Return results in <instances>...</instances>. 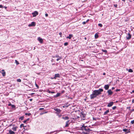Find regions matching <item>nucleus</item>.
Segmentation results:
<instances>
[{
	"instance_id": "43",
	"label": "nucleus",
	"mask_w": 134,
	"mask_h": 134,
	"mask_svg": "<svg viewBox=\"0 0 134 134\" xmlns=\"http://www.w3.org/2000/svg\"><path fill=\"white\" fill-rule=\"evenodd\" d=\"M24 126L23 124H21V125H20V127H21L22 126Z\"/></svg>"
},
{
	"instance_id": "14",
	"label": "nucleus",
	"mask_w": 134,
	"mask_h": 134,
	"mask_svg": "<svg viewBox=\"0 0 134 134\" xmlns=\"http://www.w3.org/2000/svg\"><path fill=\"white\" fill-rule=\"evenodd\" d=\"M9 131V134H15V133L12 131L11 130H10Z\"/></svg>"
},
{
	"instance_id": "17",
	"label": "nucleus",
	"mask_w": 134,
	"mask_h": 134,
	"mask_svg": "<svg viewBox=\"0 0 134 134\" xmlns=\"http://www.w3.org/2000/svg\"><path fill=\"white\" fill-rule=\"evenodd\" d=\"M73 37V35L72 34H69V36H68V38H69V39H70Z\"/></svg>"
},
{
	"instance_id": "28",
	"label": "nucleus",
	"mask_w": 134,
	"mask_h": 134,
	"mask_svg": "<svg viewBox=\"0 0 134 134\" xmlns=\"http://www.w3.org/2000/svg\"><path fill=\"white\" fill-rule=\"evenodd\" d=\"M98 26H99L100 27H102V25L101 24H98Z\"/></svg>"
},
{
	"instance_id": "29",
	"label": "nucleus",
	"mask_w": 134,
	"mask_h": 134,
	"mask_svg": "<svg viewBox=\"0 0 134 134\" xmlns=\"http://www.w3.org/2000/svg\"><path fill=\"white\" fill-rule=\"evenodd\" d=\"M25 115H27L28 116H29L31 115V114L30 113H25Z\"/></svg>"
},
{
	"instance_id": "52",
	"label": "nucleus",
	"mask_w": 134,
	"mask_h": 134,
	"mask_svg": "<svg viewBox=\"0 0 134 134\" xmlns=\"http://www.w3.org/2000/svg\"><path fill=\"white\" fill-rule=\"evenodd\" d=\"M64 45L65 46L67 45V42H65V43L64 44Z\"/></svg>"
},
{
	"instance_id": "62",
	"label": "nucleus",
	"mask_w": 134,
	"mask_h": 134,
	"mask_svg": "<svg viewBox=\"0 0 134 134\" xmlns=\"http://www.w3.org/2000/svg\"><path fill=\"white\" fill-rule=\"evenodd\" d=\"M31 101L32 100V99H29Z\"/></svg>"
},
{
	"instance_id": "19",
	"label": "nucleus",
	"mask_w": 134,
	"mask_h": 134,
	"mask_svg": "<svg viewBox=\"0 0 134 134\" xmlns=\"http://www.w3.org/2000/svg\"><path fill=\"white\" fill-rule=\"evenodd\" d=\"M95 37L96 38H97L98 37V34L96 33L94 35Z\"/></svg>"
},
{
	"instance_id": "27",
	"label": "nucleus",
	"mask_w": 134,
	"mask_h": 134,
	"mask_svg": "<svg viewBox=\"0 0 134 134\" xmlns=\"http://www.w3.org/2000/svg\"><path fill=\"white\" fill-rule=\"evenodd\" d=\"M17 81L18 82H21V80L20 79H18L17 80Z\"/></svg>"
},
{
	"instance_id": "64",
	"label": "nucleus",
	"mask_w": 134,
	"mask_h": 134,
	"mask_svg": "<svg viewBox=\"0 0 134 134\" xmlns=\"http://www.w3.org/2000/svg\"><path fill=\"white\" fill-rule=\"evenodd\" d=\"M105 73L104 72L103 73V75H105Z\"/></svg>"
},
{
	"instance_id": "56",
	"label": "nucleus",
	"mask_w": 134,
	"mask_h": 134,
	"mask_svg": "<svg viewBox=\"0 0 134 134\" xmlns=\"http://www.w3.org/2000/svg\"><path fill=\"white\" fill-rule=\"evenodd\" d=\"M65 127H66L67 126V121H66V125L65 126Z\"/></svg>"
},
{
	"instance_id": "8",
	"label": "nucleus",
	"mask_w": 134,
	"mask_h": 134,
	"mask_svg": "<svg viewBox=\"0 0 134 134\" xmlns=\"http://www.w3.org/2000/svg\"><path fill=\"white\" fill-rule=\"evenodd\" d=\"M114 103L113 102H110L108 103L107 106L108 107H110L112 106L113 105Z\"/></svg>"
},
{
	"instance_id": "3",
	"label": "nucleus",
	"mask_w": 134,
	"mask_h": 134,
	"mask_svg": "<svg viewBox=\"0 0 134 134\" xmlns=\"http://www.w3.org/2000/svg\"><path fill=\"white\" fill-rule=\"evenodd\" d=\"M60 77V74H55L54 76L53 77H51L50 78L51 79H56L57 77Z\"/></svg>"
},
{
	"instance_id": "18",
	"label": "nucleus",
	"mask_w": 134,
	"mask_h": 134,
	"mask_svg": "<svg viewBox=\"0 0 134 134\" xmlns=\"http://www.w3.org/2000/svg\"><path fill=\"white\" fill-rule=\"evenodd\" d=\"M17 127H13L12 128V129L13 131H15L16 130V129L17 128Z\"/></svg>"
},
{
	"instance_id": "58",
	"label": "nucleus",
	"mask_w": 134,
	"mask_h": 134,
	"mask_svg": "<svg viewBox=\"0 0 134 134\" xmlns=\"http://www.w3.org/2000/svg\"><path fill=\"white\" fill-rule=\"evenodd\" d=\"M12 104H9L8 105V106H11L12 105Z\"/></svg>"
},
{
	"instance_id": "53",
	"label": "nucleus",
	"mask_w": 134,
	"mask_h": 134,
	"mask_svg": "<svg viewBox=\"0 0 134 134\" xmlns=\"http://www.w3.org/2000/svg\"><path fill=\"white\" fill-rule=\"evenodd\" d=\"M134 93V90H133L131 92V93L132 94V93Z\"/></svg>"
},
{
	"instance_id": "44",
	"label": "nucleus",
	"mask_w": 134,
	"mask_h": 134,
	"mask_svg": "<svg viewBox=\"0 0 134 134\" xmlns=\"http://www.w3.org/2000/svg\"><path fill=\"white\" fill-rule=\"evenodd\" d=\"M114 6L115 7H117V5L116 4H114Z\"/></svg>"
},
{
	"instance_id": "63",
	"label": "nucleus",
	"mask_w": 134,
	"mask_h": 134,
	"mask_svg": "<svg viewBox=\"0 0 134 134\" xmlns=\"http://www.w3.org/2000/svg\"><path fill=\"white\" fill-rule=\"evenodd\" d=\"M70 119H74L75 118H71Z\"/></svg>"
},
{
	"instance_id": "24",
	"label": "nucleus",
	"mask_w": 134,
	"mask_h": 134,
	"mask_svg": "<svg viewBox=\"0 0 134 134\" xmlns=\"http://www.w3.org/2000/svg\"><path fill=\"white\" fill-rule=\"evenodd\" d=\"M24 117L23 116H21L19 118L20 120H22L24 119Z\"/></svg>"
},
{
	"instance_id": "13",
	"label": "nucleus",
	"mask_w": 134,
	"mask_h": 134,
	"mask_svg": "<svg viewBox=\"0 0 134 134\" xmlns=\"http://www.w3.org/2000/svg\"><path fill=\"white\" fill-rule=\"evenodd\" d=\"M54 110L57 112V113H59L61 111L58 108H54Z\"/></svg>"
},
{
	"instance_id": "21",
	"label": "nucleus",
	"mask_w": 134,
	"mask_h": 134,
	"mask_svg": "<svg viewBox=\"0 0 134 134\" xmlns=\"http://www.w3.org/2000/svg\"><path fill=\"white\" fill-rule=\"evenodd\" d=\"M102 51L103 52L105 53V54L107 52V51L106 50H104L103 49H102Z\"/></svg>"
},
{
	"instance_id": "40",
	"label": "nucleus",
	"mask_w": 134,
	"mask_h": 134,
	"mask_svg": "<svg viewBox=\"0 0 134 134\" xmlns=\"http://www.w3.org/2000/svg\"><path fill=\"white\" fill-rule=\"evenodd\" d=\"M67 118H68V120L69 119V117L68 116V117H67ZM70 120H68V123H69V122H70Z\"/></svg>"
},
{
	"instance_id": "26",
	"label": "nucleus",
	"mask_w": 134,
	"mask_h": 134,
	"mask_svg": "<svg viewBox=\"0 0 134 134\" xmlns=\"http://www.w3.org/2000/svg\"><path fill=\"white\" fill-rule=\"evenodd\" d=\"M62 107L63 108H64L65 107H67V104H66L64 105H63L62 106Z\"/></svg>"
},
{
	"instance_id": "7",
	"label": "nucleus",
	"mask_w": 134,
	"mask_h": 134,
	"mask_svg": "<svg viewBox=\"0 0 134 134\" xmlns=\"http://www.w3.org/2000/svg\"><path fill=\"white\" fill-rule=\"evenodd\" d=\"M36 25V23L35 22H32L31 24H29L28 26L29 27H31V26H35Z\"/></svg>"
},
{
	"instance_id": "15",
	"label": "nucleus",
	"mask_w": 134,
	"mask_h": 134,
	"mask_svg": "<svg viewBox=\"0 0 134 134\" xmlns=\"http://www.w3.org/2000/svg\"><path fill=\"white\" fill-rule=\"evenodd\" d=\"M37 40L38 41H39L40 42H43V40L40 37H38Z\"/></svg>"
},
{
	"instance_id": "2",
	"label": "nucleus",
	"mask_w": 134,
	"mask_h": 134,
	"mask_svg": "<svg viewBox=\"0 0 134 134\" xmlns=\"http://www.w3.org/2000/svg\"><path fill=\"white\" fill-rule=\"evenodd\" d=\"M80 127V129L82 131H85L86 132L90 133V131H92V130L90 129L88 126H85V124H83L82 125H81Z\"/></svg>"
},
{
	"instance_id": "45",
	"label": "nucleus",
	"mask_w": 134,
	"mask_h": 134,
	"mask_svg": "<svg viewBox=\"0 0 134 134\" xmlns=\"http://www.w3.org/2000/svg\"><path fill=\"white\" fill-rule=\"evenodd\" d=\"M47 92H48V93H51V91H49V90H48V91H47Z\"/></svg>"
},
{
	"instance_id": "57",
	"label": "nucleus",
	"mask_w": 134,
	"mask_h": 134,
	"mask_svg": "<svg viewBox=\"0 0 134 134\" xmlns=\"http://www.w3.org/2000/svg\"><path fill=\"white\" fill-rule=\"evenodd\" d=\"M26 120H24L23 121V122L24 123H26Z\"/></svg>"
},
{
	"instance_id": "34",
	"label": "nucleus",
	"mask_w": 134,
	"mask_h": 134,
	"mask_svg": "<svg viewBox=\"0 0 134 134\" xmlns=\"http://www.w3.org/2000/svg\"><path fill=\"white\" fill-rule=\"evenodd\" d=\"M15 62L16 63V64L17 65L19 64V62L17 60H15Z\"/></svg>"
},
{
	"instance_id": "59",
	"label": "nucleus",
	"mask_w": 134,
	"mask_h": 134,
	"mask_svg": "<svg viewBox=\"0 0 134 134\" xmlns=\"http://www.w3.org/2000/svg\"><path fill=\"white\" fill-rule=\"evenodd\" d=\"M29 120V119H27V120H26V121L27 122V121H28Z\"/></svg>"
},
{
	"instance_id": "38",
	"label": "nucleus",
	"mask_w": 134,
	"mask_h": 134,
	"mask_svg": "<svg viewBox=\"0 0 134 134\" xmlns=\"http://www.w3.org/2000/svg\"><path fill=\"white\" fill-rule=\"evenodd\" d=\"M120 91V89H116L115 90V91L116 92H118V91Z\"/></svg>"
},
{
	"instance_id": "61",
	"label": "nucleus",
	"mask_w": 134,
	"mask_h": 134,
	"mask_svg": "<svg viewBox=\"0 0 134 134\" xmlns=\"http://www.w3.org/2000/svg\"><path fill=\"white\" fill-rule=\"evenodd\" d=\"M114 88H114V87H112V90H113L114 89Z\"/></svg>"
},
{
	"instance_id": "30",
	"label": "nucleus",
	"mask_w": 134,
	"mask_h": 134,
	"mask_svg": "<svg viewBox=\"0 0 134 134\" xmlns=\"http://www.w3.org/2000/svg\"><path fill=\"white\" fill-rule=\"evenodd\" d=\"M62 59V58L61 57H59L58 58H57V61H58L59 60L61 59Z\"/></svg>"
},
{
	"instance_id": "49",
	"label": "nucleus",
	"mask_w": 134,
	"mask_h": 134,
	"mask_svg": "<svg viewBox=\"0 0 134 134\" xmlns=\"http://www.w3.org/2000/svg\"><path fill=\"white\" fill-rule=\"evenodd\" d=\"M3 7L2 5H0V8H3Z\"/></svg>"
},
{
	"instance_id": "16",
	"label": "nucleus",
	"mask_w": 134,
	"mask_h": 134,
	"mask_svg": "<svg viewBox=\"0 0 134 134\" xmlns=\"http://www.w3.org/2000/svg\"><path fill=\"white\" fill-rule=\"evenodd\" d=\"M109 109L107 110L103 114V115H107V114L109 112Z\"/></svg>"
},
{
	"instance_id": "50",
	"label": "nucleus",
	"mask_w": 134,
	"mask_h": 134,
	"mask_svg": "<svg viewBox=\"0 0 134 134\" xmlns=\"http://www.w3.org/2000/svg\"><path fill=\"white\" fill-rule=\"evenodd\" d=\"M59 35L60 36V37H61V35H62V33L61 32H60L59 33Z\"/></svg>"
},
{
	"instance_id": "23",
	"label": "nucleus",
	"mask_w": 134,
	"mask_h": 134,
	"mask_svg": "<svg viewBox=\"0 0 134 134\" xmlns=\"http://www.w3.org/2000/svg\"><path fill=\"white\" fill-rule=\"evenodd\" d=\"M128 71L129 72H133V70L131 69H129Z\"/></svg>"
},
{
	"instance_id": "12",
	"label": "nucleus",
	"mask_w": 134,
	"mask_h": 134,
	"mask_svg": "<svg viewBox=\"0 0 134 134\" xmlns=\"http://www.w3.org/2000/svg\"><path fill=\"white\" fill-rule=\"evenodd\" d=\"M123 131H124L126 133H128L130 132V130H128L127 129H123Z\"/></svg>"
},
{
	"instance_id": "20",
	"label": "nucleus",
	"mask_w": 134,
	"mask_h": 134,
	"mask_svg": "<svg viewBox=\"0 0 134 134\" xmlns=\"http://www.w3.org/2000/svg\"><path fill=\"white\" fill-rule=\"evenodd\" d=\"M60 93H57L56 95L55 96V97H58L60 96Z\"/></svg>"
},
{
	"instance_id": "41",
	"label": "nucleus",
	"mask_w": 134,
	"mask_h": 134,
	"mask_svg": "<svg viewBox=\"0 0 134 134\" xmlns=\"http://www.w3.org/2000/svg\"><path fill=\"white\" fill-rule=\"evenodd\" d=\"M86 23V21H84L82 23V24L84 25V24H85Z\"/></svg>"
},
{
	"instance_id": "9",
	"label": "nucleus",
	"mask_w": 134,
	"mask_h": 134,
	"mask_svg": "<svg viewBox=\"0 0 134 134\" xmlns=\"http://www.w3.org/2000/svg\"><path fill=\"white\" fill-rule=\"evenodd\" d=\"M110 85L107 84L105 85L104 88H105V90H108L109 87Z\"/></svg>"
},
{
	"instance_id": "25",
	"label": "nucleus",
	"mask_w": 134,
	"mask_h": 134,
	"mask_svg": "<svg viewBox=\"0 0 134 134\" xmlns=\"http://www.w3.org/2000/svg\"><path fill=\"white\" fill-rule=\"evenodd\" d=\"M62 118L65 120H67V116H65V117H63Z\"/></svg>"
},
{
	"instance_id": "60",
	"label": "nucleus",
	"mask_w": 134,
	"mask_h": 134,
	"mask_svg": "<svg viewBox=\"0 0 134 134\" xmlns=\"http://www.w3.org/2000/svg\"><path fill=\"white\" fill-rule=\"evenodd\" d=\"M89 21V19H88L86 21V23H87V22H88Z\"/></svg>"
},
{
	"instance_id": "31",
	"label": "nucleus",
	"mask_w": 134,
	"mask_h": 134,
	"mask_svg": "<svg viewBox=\"0 0 134 134\" xmlns=\"http://www.w3.org/2000/svg\"><path fill=\"white\" fill-rule=\"evenodd\" d=\"M71 133L70 131H68V134H74L73 133H72V134Z\"/></svg>"
},
{
	"instance_id": "51",
	"label": "nucleus",
	"mask_w": 134,
	"mask_h": 134,
	"mask_svg": "<svg viewBox=\"0 0 134 134\" xmlns=\"http://www.w3.org/2000/svg\"><path fill=\"white\" fill-rule=\"evenodd\" d=\"M3 8H4L5 9H7V7H6V6H4V7H3Z\"/></svg>"
},
{
	"instance_id": "54",
	"label": "nucleus",
	"mask_w": 134,
	"mask_h": 134,
	"mask_svg": "<svg viewBox=\"0 0 134 134\" xmlns=\"http://www.w3.org/2000/svg\"><path fill=\"white\" fill-rule=\"evenodd\" d=\"M132 103H134V99H132Z\"/></svg>"
},
{
	"instance_id": "37",
	"label": "nucleus",
	"mask_w": 134,
	"mask_h": 134,
	"mask_svg": "<svg viewBox=\"0 0 134 134\" xmlns=\"http://www.w3.org/2000/svg\"><path fill=\"white\" fill-rule=\"evenodd\" d=\"M131 123L132 124H133L134 123V120L131 121Z\"/></svg>"
},
{
	"instance_id": "48",
	"label": "nucleus",
	"mask_w": 134,
	"mask_h": 134,
	"mask_svg": "<svg viewBox=\"0 0 134 134\" xmlns=\"http://www.w3.org/2000/svg\"><path fill=\"white\" fill-rule=\"evenodd\" d=\"M88 128H90V129L92 128V127L91 126H88Z\"/></svg>"
},
{
	"instance_id": "55",
	"label": "nucleus",
	"mask_w": 134,
	"mask_h": 134,
	"mask_svg": "<svg viewBox=\"0 0 134 134\" xmlns=\"http://www.w3.org/2000/svg\"><path fill=\"white\" fill-rule=\"evenodd\" d=\"M45 16L46 17H47L48 16V14H47V13L46 14H45Z\"/></svg>"
},
{
	"instance_id": "1",
	"label": "nucleus",
	"mask_w": 134,
	"mask_h": 134,
	"mask_svg": "<svg viewBox=\"0 0 134 134\" xmlns=\"http://www.w3.org/2000/svg\"><path fill=\"white\" fill-rule=\"evenodd\" d=\"M103 90L102 88H99L97 90H94L92 94L90 95L91 99H93L96 97L98 96L101 94V92H103Z\"/></svg>"
},
{
	"instance_id": "4",
	"label": "nucleus",
	"mask_w": 134,
	"mask_h": 134,
	"mask_svg": "<svg viewBox=\"0 0 134 134\" xmlns=\"http://www.w3.org/2000/svg\"><path fill=\"white\" fill-rule=\"evenodd\" d=\"M0 73H1L3 76H5L6 75V72L4 70L0 71Z\"/></svg>"
},
{
	"instance_id": "10",
	"label": "nucleus",
	"mask_w": 134,
	"mask_h": 134,
	"mask_svg": "<svg viewBox=\"0 0 134 134\" xmlns=\"http://www.w3.org/2000/svg\"><path fill=\"white\" fill-rule=\"evenodd\" d=\"M131 35L130 33H129L126 36V38L128 40H129L131 38Z\"/></svg>"
},
{
	"instance_id": "22",
	"label": "nucleus",
	"mask_w": 134,
	"mask_h": 134,
	"mask_svg": "<svg viewBox=\"0 0 134 134\" xmlns=\"http://www.w3.org/2000/svg\"><path fill=\"white\" fill-rule=\"evenodd\" d=\"M81 134H89L88 132L83 131V132H82L81 133Z\"/></svg>"
},
{
	"instance_id": "36",
	"label": "nucleus",
	"mask_w": 134,
	"mask_h": 134,
	"mask_svg": "<svg viewBox=\"0 0 134 134\" xmlns=\"http://www.w3.org/2000/svg\"><path fill=\"white\" fill-rule=\"evenodd\" d=\"M130 108H131V107H127V109H129V110H130Z\"/></svg>"
},
{
	"instance_id": "5",
	"label": "nucleus",
	"mask_w": 134,
	"mask_h": 134,
	"mask_svg": "<svg viewBox=\"0 0 134 134\" xmlns=\"http://www.w3.org/2000/svg\"><path fill=\"white\" fill-rule=\"evenodd\" d=\"M79 115L81 118H85L86 116V114H83L82 112L80 113H79Z\"/></svg>"
},
{
	"instance_id": "32",
	"label": "nucleus",
	"mask_w": 134,
	"mask_h": 134,
	"mask_svg": "<svg viewBox=\"0 0 134 134\" xmlns=\"http://www.w3.org/2000/svg\"><path fill=\"white\" fill-rule=\"evenodd\" d=\"M116 108V106H115L113 107L112 108V109L113 110H114Z\"/></svg>"
},
{
	"instance_id": "42",
	"label": "nucleus",
	"mask_w": 134,
	"mask_h": 134,
	"mask_svg": "<svg viewBox=\"0 0 134 134\" xmlns=\"http://www.w3.org/2000/svg\"><path fill=\"white\" fill-rule=\"evenodd\" d=\"M35 85H36V87H37V88H39V87H38V85H37V84H36V83H35Z\"/></svg>"
},
{
	"instance_id": "47",
	"label": "nucleus",
	"mask_w": 134,
	"mask_h": 134,
	"mask_svg": "<svg viewBox=\"0 0 134 134\" xmlns=\"http://www.w3.org/2000/svg\"><path fill=\"white\" fill-rule=\"evenodd\" d=\"M55 132V131H52V132H50L49 134H52V133H53V132Z\"/></svg>"
},
{
	"instance_id": "6",
	"label": "nucleus",
	"mask_w": 134,
	"mask_h": 134,
	"mask_svg": "<svg viewBox=\"0 0 134 134\" xmlns=\"http://www.w3.org/2000/svg\"><path fill=\"white\" fill-rule=\"evenodd\" d=\"M32 14L33 15V17H35L38 14V13L37 11H35L32 13Z\"/></svg>"
},
{
	"instance_id": "46",
	"label": "nucleus",
	"mask_w": 134,
	"mask_h": 134,
	"mask_svg": "<svg viewBox=\"0 0 134 134\" xmlns=\"http://www.w3.org/2000/svg\"><path fill=\"white\" fill-rule=\"evenodd\" d=\"M55 57L57 58H59V57L58 55H57L55 56Z\"/></svg>"
},
{
	"instance_id": "33",
	"label": "nucleus",
	"mask_w": 134,
	"mask_h": 134,
	"mask_svg": "<svg viewBox=\"0 0 134 134\" xmlns=\"http://www.w3.org/2000/svg\"><path fill=\"white\" fill-rule=\"evenodd\" d=\"M12 108H14L15 107V106L14 105H11Z\"/></svg>"
},
{
	"instance_id": "39",
	"label": "nucleus",
	"mask_w": 134,
	"mask_h": 134,
	"mask_svg": "<svg viewBox=\"0 0 134 134\" xmlns=\"http://www.w3.org/2000/svg\"><path fill=\"white\" fill-rule=\"evenodd\" d=\"M93 120H96V119L94 117H93Z\"/></svg>"
},
{
	"instance_id": "35",
	"label": "nucleus",
	"mask_w": 134,
	"mask_h": 134,
	"mask_svg": "<svg viewBox=\"0 0 134 134\" xmlns=\"http://www.w3.org/2000/svg\"><path fill=\"white\" fill-rule=\"evenodd\" d=\"M130 113H131L132 112H133V111H134V109H133L132 110H130Z\"/></svg>"
},
{
	"instance_id": "11",
	"label": "nucleus",
	"mask_w": 134,
	"mask_h": 134,
	"mask_svg": "<svg viewBox=\"0 0 134 134\" xmlns=\"http://www.w3.org/2000/svg\"><path fill=\"white\" fill-rule=\"evenodd\" d=\"M107 92L108 93V95H111L113 93V92L111 91V90L110 89L108 90Z\"/></svg>"
}]
</instances>
